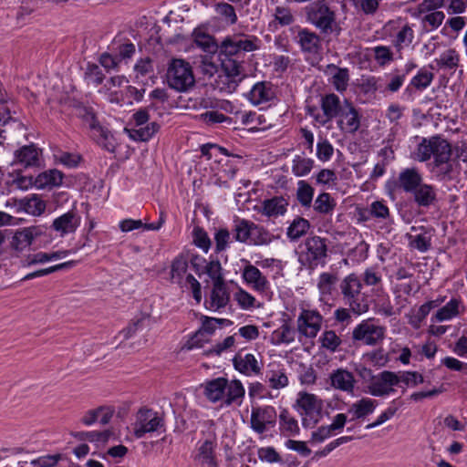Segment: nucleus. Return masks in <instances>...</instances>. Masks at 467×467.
Listing matches in <instances>:
<instances>
[{"label": "nucleus", "mask_w": 467, "mask_h": 467, "mask_svg": "<svg viewBox=\"0 0 467 467\" xmlns=\"http://www.w3.org/2000/svg\"><path fill=\"white\" fill-rule=\"evenodd\" d=\"M194 43L207 53L219 50L221 67L228 78L241 80L244 76V62L247 53L259 48V40L254 36H228L218 45L213 36L203 32H193Z\"/></svg>", "instance_id": "1"}, {"label": "nucleus", "mask_w": 467, "mask_h": 467, "mask_svg": "<svg viewBox=\"0 0 467 467\" xmlns=\"http://www.w3.org/2000/svg\"><path fill=\"white\" fill-rule=\"evenodd\" d=\"M362 281L356 273L346 275L338 285L337 295L355 315L364 314L369 309L368 296L362 292Z\"/></svg>", "instance_id": "2"}, {"label": "nucleus", "mask_w": 467, "mask_h": 467, "mask_svg": "<svg viewBox=\"0 0 467 467\" xmlns=\"http://www.w3.org/2000/svg\"><path fill=\"white\" fill-rule=\"evenodd\" d=\"M306 20L323 35L341 34V26L337 22L336 11L326 0H317L305 8Z\"/></svg>", "instance_id": "3"}, {"label": "nucleus", "mask_w": 467, "mask_h": 467, "mask_svg": "<svg viewBox=\"0 0 467 467\" xmlns=\"http://www.w3.org/2000/svg\"><path fill=\"white\" fill-rule=\"evenodd\" d=\"M301 248L298 254V262L301 266L313 271L318 265H326L328 250L327 239L317 235L307 237Z\"/></svg>", "instance_id": "4"}, {"label": "nucleus", "mask_w": 467, "mask_h": 467, "mask_svg": "<svg viewBox=\"0 0 467 467\" xmlns=\"http://www.w3.org/2000/svg\"><path fill=\"white\" fill-rule=\"evenodd\" d=\"M166 78L169 87L179 92L187 91L195 83L192 66L182 58H172L171 60Z\"/></svg>", "instance_id": "5"}, {"label": "nucleus", "mask_w": 467, "mask_h": 467, "mask_svg": "<svg viewBox=\"0 0 467 467\" xmlns=\"http://www.w3.org/2000/svg\"><path fill=\"white\" fill-rule=\"evenodd\" d=\"M131 425L134 436L140 439L147 433L164 428L165 420L161 413L148 407H141L137 411L135 421Z\"/></svg>", "instance_id": "6"}, {"label": "nucleus", "mask_w": 467, "mask_h": 467, "mask_svg": "<svg viewBox=\"0 0 467 467\" xmlns=\"http://www.w3.org/2000/svg\"><path fill=\"white\" fill-rule=\"evenodd\" d=\"M296 407L301 410L302 424L305 428H313L319 421L323 402L315 394L305 391L299 392Z\"/></svg>", "instance_id": "7"}, {"label": "nucleus", "mask_w": 467, "mask_h": 467, "mask_svg": "<svg viewBox=\"0 0 467 467\" xmlns=\"http://www.w3.org/2000/svg\"><path fill=\"white\" fill-rule=\"evenodd\" d=\"M386 327L379 325L374 318L361 321L352 331V339L367 346H376L385 338Z\"/></svg>", "instance_id": "8"}, {"label": "nucleus", "mask_w": 467, "mask_h": 467, "mask_svg": "<svg viewBox=\"0 0 467 467\" xmlns=\"http://www.w3.org/2000/svg\"><path fill=\"white\" fill-rule=\"evenodd\" d=\"M400 384L398 373L384 370L372 378L368 392L375 397H383L394 391L393 387Z\"/></svg>", "instance_id": "9"}, {"label": "nucleus", "mask_w": 467, "mask_h": 467, "mask_svg": "<svg viewBox=\"0 0 467 467\" xmlns=\"http://www.w3.org/2000/svg\"><path fill=\"white\" fill-rule=\"evenodd\" d=\"M276 422V411L272 406L256 407L252 409L251 428L258 434L266 431L267 427H274Z\"/></svg>", "instance_id": "10"}, {"label": "nucleus", "mask_w": 467, "mask_h": 467, "mask_svg": "<svg viewBox=\"0 0 467 467\" xmlns=\"http://www.w3.org/2000/svg\"><path fill=\"white\" fill-rule=\"evenodd\" d=\"M323 317L317 310L303 309L297 318V329L303 336L314 338L321 329Z\"/></svg>", "instance_id": "11"}, {"label": "nucleus", "mask_w": 467, "mask_h": 467, "mask_svg": "<svg viewBox=\"0 0 467 467\" xmlns=\"http://www.w3.org/2000/svg\"><path fill=\"white\" fill-rule=\"evenodd\" d=\"M337 127L345 132L355 133L360 127V115L352 102L343 101V109L338 114Z\"/></svg>", "instance_id": "12"}, {"label": "nucleus", "mask_w": 467, "mask_h": 467, "mask_svg": "<svg viewBox=\"0 0 467 467\" xmlns=\"http://www.w3.org/2000/svg\"><path fill=\"white\" fill-rule=\"evenodd\" d=\"M297 33L294 37L295 42L300 47L303 53L317 55L322 49V39L316 32L308 28L296 26ZM295 29V27L293 28Z\"/></svg>", "instance_id": "13"}, {"label": "nucleus", "mask_w": 467, "mask_h": 467, "mask_svg": "<svg viewBox=\"0 0 467 467\" xmlns=\"http://www.w3.org/2000/svg\"><path fill=\"white\" fill-rule=\"evenodd\" d=\"M320 105L323 113L321 116L316 117V121L322 126H325L333 119H336L343 109V102H341L339 97L335 93L322 96Z\"/></svg>", "instance_id": "14"}, {"label": "nucleus", "mask_w": 467, "mask_h": 467, "mask_svg": "<svg viewBox=\"0 0 467 467\" xmlns=\"http://www.w3.org/2000/svg\"><path fill=\"white\" fill-rule=\"evenodd\" d=\"M189 267V258L187 257V254L181 253L176 255L171 264V271H170V281L172 284H176L181 287H184L187 285L188 282L186 281Z\"/></svg>", "instance_id": "15"}, {"label": "nucleus", "mask_w": 467, "mask_h": 467, "mask_svg": "<svg viewBox=\"0 0 467 467\" xmlns=\"http://www.w3.org/2000/svg\"><path fill=\"white\" fill-rule=\"evenodd\" d=\"M80 216L77 212L70 210L56 218L52 223L51 228L58 233L60 236H65L76 232L80 225Z\"/></svg>", "instance_id": "16"}, {"label": "nucleus", "mask_w": 467, "mask_h": 467, "mask_svg": "<svg viewBox=\"0 0 467 467\" xmlns=\"http://www.w3.org/2000/svg\"><path fill=\"white\" fill-rule=\"evenodd\" d=\"M421 182L422 176L417 168H406L400 172L393 184L395 189L411 193Z\"/></svg>", "instance_id": "17"}, {"label": "nucleus", "mask_w": 467, "mask_h": 467, "mask_svg": "<svg viewBox=\"0 0 467 467\" xmlns=\"http://www.w3.org/2000/svg\"><path fill=\"white\" fill-rule=\"evenodd\" d=\"M227 386L228 379L224 377H219L207 380L202 385L204 396L212 403L222 401V400L224 398V392L227 389Z\"/></svg>", "instance_id": "18"}, {"label": "nucleus", "mask_w": 467, "mask_h": 467, "mask_svg": "<svg viewBox=\"0 0 467 467\" xmlns=\"http://www.w3.org/2000/svg\"><path fill=\"white\" fill-rule=\"evenodd\" d=\"M329 379L330 385L334 389L347 393H353L356 380L354 375L348 370L337 368L330 374Z\"/></svg>", "instance_id": "19"}, {"label": "nucleus", "mask_w": 467, "mask_h": 467, "mask_svg": "<svg viewBox=\"0 0 467 467\" xmlns=\"http://www.w3.org/2000/svg\"><path fill=\"white\" fill-rule=\"evenodd\" d=\"M338 281V274L336 272H323L319 275L317 286L322 299H330L337 294L336 285Z\"/></svg>", "instance_id": "20"}, {"label": "nucleus", "mask_w": 467, "mask_h": 467, "mask_svg": "<svg viewBox=\"0 0 467 467\" xmlns=\"http://www.w3.org/2000/svg\"><path fill=\"white\" fill-rule=\"evenodd\" d=\"M242 276L244 280L256 291L265 292L269 286L266 277L257 267L251 265L249 262H247V265L244 266Z\"/></svg>", "instance_id": "21"}, {"label": "nucleus", "mask_w": 467, "mask_h": 467, "mask_svg": "<svg viewBox=\"0 0 467 467\" xmlns=\"http://www.w3.org/2000/svg\"><path fill=\"white\" fill-rule=\"evenodd\" d=\"M275 97L273 84L269 81H261L254 84L249 92V100L254 105L269 102Z\"/></svg>", "instance_id": "22"}, {"label": "nucleus", "mask_w": 467, "mask_h": 467, "mask_svg": "<svg viewBox=\"0 0 467 467\" xmlns=\"http://www.w3.org/2000/svg\"><path fill=\"white\" fill-rule=\"evenodd\" d=\"M233 364L236 370L246 376L252 374L258 375L261 372V367L257 359L250 353L244 356L241 353H237L233 358Z\"/></svg>", "instance_id": "23"}, {"label": "nucleus", "mask_w": 467, "mask_h": 467, "mask_svg": "<svg viewBox=\"0 0 467 467\" xmlns=\"http://www.w3.org/2000/svg\"><path fill=\"white\" fill-rule=\"evenodd\" d=\"M14 163L24 167H34L39 164V150L34 145H25L15 151Z\"/></svg>", "instance_id": "24"}, {"label": "nucleus", "mask_w": 467, "mask_h": 467, "mask_svg": "<svg viewBox=\"0 0 467 467\" xmlns=\"http://www.w3.org/2000/svg\"><path fill=\"white\" fill-rule=\"evenodd\" d=\"M245 394L244 387L239 379H228V386L222 400V405L225 407L235 404L240 406Z\"/></svg>", "instance_id": "25"}, {"label": "nucleus", "mask_w": 467, "mask_h": 467, "mask_svg": "<svg viewBox=\"0 0 467 467\" xmlns=\"http://www.w3.org/2000/svg\"><path fill=\"white\" fill-rule=\"evenodd\" d=\"M434 74L428 71L425 67L420 68L411 78L410 84L405 88L404 94L412 96L414 90L422 91L426 89L432 82Z\"/></svg>", "instance_id": "26"}, {"label": "nucleus", "mask_w": 467, "mask_h": 467, "mask_svg": "<svg viewBox=\"0 0 467 467\" xmlns=\"http://www.w3.org/2000/svg\"><path fill=\"white\" fill-rule=\"evenodd\" d=\"M230 300V295L227 291L226 284H213V288L210 295V299L207 301L209 304L208 308L218 310L226 306Z\"/></svg>", "instance_id": "27"}, {"label": "nucleus", "mask_w": 467, "mask_h": 467, "mask_svg": "<svg viewBox=\"0 0 467 467\" xmlns=\"http://www.w3.org/2000/svg\"><path fill=\"white\" fill-rule=\"evenodd\" d=\"M414 202L420 207H430L437 201V192L432 185L421 182L417 190L411 192Z\"/></svg>", "instance_id": "28"}, {"label": "nucleus", "mask_w": 467, "mask_h": 467, "mask_svg": "<svg viewBox=\"0 0 467 467\" xmlns=\"http://www.w3.org/2000/svg\"><path fill=\"white\" fill-rule=\"evenodd\" d=\"M223 323H230V321L227 319L204 317L202 323V327L193 335V337L189 341V348L194 347H202V345L199 342V337L202 336L203 333L212 335L216 329V325H222Z\"/></svg>", "instance_id": "29"}, {"label": "nucleus", "mask_w": 467, "mask_h": 467, "mask_svg": "<svg viewBox=\"0 0 467 467\" xmlns=\"http://www.w3.org/2000/svg\"><path fill=\"white\" fill-rule=\"evenodd\" d=\"M216 441L213 440L204 441L198 448L196 458L202 464H207L209 467H218L215 457Z\"/></svg>", "instance_id": "30"}, {"label": "nucleus", "mask_w": 467, "mask_h": 467, "mask_svg": "<svg viewBox=\"0 0 467 467\" xmlns=\"http://www.w3.org/2000/svg\"><path fill=\"white\" fill-rule=\"evenodd\" d=\"M288 203L283 197L266 199L262 203V213L267 217H276L285 214Z\"/></svg>", "instance_id": "31"}, {"label": "nucleus", "mask_w": 467, "mask_h": 467, "mask_svg": "<svg viewBox=\"0 0 467 467\" xmlns=\"http://www.w3.org/2000/svg\"><path fill=\"white\" fill-rule=\"evenodd\" d=\"M35 236L36 234H34V229L32 228L18 230L12 237L10 246L13 250L21 252L32 244Z\"/></svg>", "instance_id": "32"}, {"label": "nucleus", "mask_w": 467, "mask_h": 467, "mask_svg": "<svg viewBox=\"0 0 467 467\" xmlns=\"http://www.w3.org/2000/svg\"><path fill=\"white\" fill-rule=\"evenodd\" d=\"M376 406L377 401L375 400L362 398L349 407L348 413L353 414L352 420L363 419L371 414Z\"/></svg>", "instance_id": "33"}, {"label": "nucleus", "mask_w": 467, "mask_h": 467, "mask_svg": "<svg viewBox=\"0 0 467 467\" xmlns=\"http://www.w3.org/2000/svg\"><path fill=\"white\" fill-rule=\"evenodd\" d=\"M279 426L280 431L285 436L299 434L300 428L298 422L286 409H283L279 414Z\"/></svg>", "instance_id": "34"}, {"label": "nucleus", "mask_w": 467, "mask_h": 467, "mask_svg": "<svg viewBox=\"0 0 467 467\" xmlns=\"http://www.w3.org/2000/svg\"><path fill=\"white\" fill-rule=\"evenodd\" d=\"M434 63L440 69L455 70L460 65V55L456 49L449 48L435 58Z\"/></svg>", "instance_id": "35"}, {"label": "nucleus", "mask_w": 467, "mask_h": 467, "mask_svg": "<svg viewBox=\"0 0 467 467\" xmlns=\"http://www.w3.org/2000/svg\"><path fill=\"white\" fill-rule=\"evenodd\" d=\"M295 329L290 321L284 320V323L272 334V343L275 345L289 344L295 340Z\"/></svg>", "instance_id": "36"}, {"label": "nucleus", "mask_w": 467, "mask_h": 467, "mask_svg": "<svg viewBox=\"0 0 467 467\" xmlns=\"http://www.w3.org/2000/svg\"><path fill=\"white\" fill-rule=\"evenodd\" d=\"M5 102V95L2 89L0 88V127H5L14 124L16 127L22 129V123L11 116L10 109L7 108ZM5 129H0V137L5 139Z\"/></svg>", "instance_id": "37"}, {"label": "nucleus", "mask_w": 467, "mask_h": 467, "mask_svg": "<svg viewBox=\"0 0 467 467\" xmlns=\"http://www.w3.org/2000/svg\"><path fill=\"white\" fill-rule=\"evenodd\" d=\"M64 174L58 170H49L40 173L35 179V184L38 188L59 186L63 182Z\"/></svg>", "instance_id": "38"}, {"label": "nucleus", "mask_w": 467, "mask_h": 467, "mask_svg": "<svg viewBox=\"0 0 467 467\" xmlns=\"http://www.w3.org/2000/svg\"><path fill=\"white\" fill-rule=\"evenodd\" d=\"M431 144L433 149L434 161L441 160H449L452 155V148L451 144L440 136L431 137Z\"/></svg>", "instance_id": "39"}, {"label": "nucleus", "mask_w": 467, "mask_h": 467, "mask_svg": "<svg viewBox=\"0 0 467 467\" xmlns=\"http://www.w3.org/2000/svg\"><path fill=\"white\" fill-rule=\"evenodd\" d=\"M160 130V125L153 121L147 124L145 127L140 126L128 130L130 137L137 141H148L152 136Z\"/></svg>", "instance_id": "40"}, {"label": "nucleus", "mask_w": 467, "mask_h": 467, "mask_svg": "<svg viewBox=\"0 0 467 467\" xmlns=\"http://www.w3.org/2000/svg\"><path fill=\"white\" fill-rule=\"evenodd\" d=\"M309 228V221L297 216L288 226L286 235L290 241H297L299 238L306 234Z\"/></svg>", "instance_id": "41"}, {"label": "nucleus", "mask_w": 467, "mask_h": 467, "mask_svg": "<svg viewBox=\"0 0 467 467\" xmlns=\"http://www.w3.org/2000/svg\"><path fill=\"white\" fill-rule=\"evenodd\" d=\"M253 222L235 217L234 221L233 234L235 241L246 243L250 240Z\"/></svg>", "instance_id": "42"}, {"label": "nucleus", "mask_w": 467, "mask_h": 467, "mask_svg": "<svg viewBox=\"0 0 467 467\" xmlns=\"http://www.w3.org/2000/svg\"><path fill=\"white\" fill-rule=\"evenodd\" d=\"M90 130L92 138L96 140L98 144H99L109 151L114 150V145L110 141L112 139V135L108 129L101 126L99 122Z\"/></svg>", "instance_id": "43"}, {"label": "nucleus", "mask_w": 467, "mask_h": 467, "mask_svg": "<svg viewBox=\"0 0 467 467\" xmlns=\"http://www.w3.org/2000/svg\"><path fill=\"white\" fill-rule=\"evenodd\" d=\"M74 438L78 441H88L90 442L106 443L113 435L111 430H105L102 431H78L72 434Z\"/></svg>", "instance_id": "44"}, {"label": "nucleus", "mask_w": 467, "mask_h": 467, "mask_svg": "<svg viewBox=\"0 0 467 467\" xmlns=\"http://www.w3.org/2000/svg\"><path fill=\"white\" fill-rule=\"evenodd\" d=\"M275 239L273 234L261 225L253 223L250 241L254 245H266Z\"/></svg>", "instance_id": "45"}, {"label": "nucleus", "mask_w": 467, "mask_h": 467, "mask_svg": "<svg viewBox=\"0 0 467 467\" xmlns=\"http://www.w3.org/2000/svg\"><path fill=\"white\" fill-rule=\"evenodd\" d=\"M457 169V164L450 157L449 160H441V161H434V171L436 175L441 180H451L453 178Z\"/></svg>", "instance_id": "46"}, {"label": "nucleus", "mask_w": 467, "mask_h": 467, "mask_svg": "<svg viewBox=\"0 0 467 467\" xmlns=\"http://www.w3.org/2000/svg\"><path fill=\"white\" fill-rule=\"evenodd\" d=\"M266 378L269 387L275 389H283L289 383L285 368L280 366H277L276 369L268 370Z\"/></svg>", "instance_id": "47"}, {"label": "nucleus", "mask_w": 467, "mask_h": 467, "mask_svg": "<svg viewBox=\"0 0 467 467\" xmlns=\"http://www.w3.org/2000/svg\"><path fill=\"white\" fill-rule=\"evenodd\" d=\"M413 38L414 31L409 24H406L396 34L393 46L397 51L400 52L405 47H409L412 43Z\"/></svg>", "instance_id": "48"}, {"label": "nucleus", "mask_w": 467, "mask_h": 467, "mask_svg": "<svg viewBox=\"0 0 467 467\" xmlns=\"http://www.w3.org/2000/svg\"><path fill=\"white\" fill-rule=\"evenodd\" d=\"M337 202L327 192L320 193L314 202V210L320 214H330L334 211Z\"/></svg>", "instance_id": "49"}, {"label": "nucleus", "mask_w": 467, "mask_h": 467, "mask_svg": "<svg viewBox=\"0 0 467 467\" xmlns=\"http://www.w3.org/2000/svg\"><path fill=\"white\" fill-rule=\"evenodd\" d=\"M329 68H333L336 72L332 76V84L334 88L339 91H345L348 86L349 71L346 67H338L335 65H329Z\"/></svg>", "instance_id": "50"}, {"label": "nucleus", "mask_w": 467, "mask_h": 467, "mask_svg": "<svg viewBox=\"0 0 467 467\" xmlns=\"http://www.w3.org/2000/svg\"><path fill=\"white\" fill-rule=\"evenodd\" d=\"M360 280L367 286L377 287L378 293H383L382 276L375 267L367 268L362 274Z\"/></svg>", "instance_id": "51"}, {"label": "nucleus", "mask_w": 467, "mask_h": 467, "mask_svg": "<svg viewBox=\"0 0 467 467\" xmlns=\"http://www.w3.org/2000/svg\"><path fill=\"white\" fill-rule=\"evenodd\" d=\"M314 196V188L305 181H299L296 198L303 207H310Z\"/></svg>", "instance_id": "52"}, {"label": "nucleus", "mask_w": 467, "mask_h": 467, "mask_svg": "<svg viewBox=\"0 0 467 467\" xmlns=\"http://www.w3.org/2000/svg\"><path fill=\"white\" fill-rule=\"evenodd\" d=\"M460 301L458 299L452 298L444 306L440 308L434 318L436 321L441 322L444 320H448L457 316L459 311Z\"/></svg>", "instance_id": "53"}, {"label": "nucleus", "mask_w": 467, "mask_h": 467, "mask_svg": "<svg viewBox=\"0 0 467 467\" xmlns=\"http://www.w3.org/2000/svg\"><path fill=\"white\" fill-rule=\"evenodd\" d=\"M314 165V161L309 158L296 156L293 160L292 171L297 177L308 174Z\"/></svg>", "instance_id": "54"}, {"label": "nucleus", "mask_w": 467, "mask_h": 467, "mask_svg": "<svg viewBox=\"0 0 467 467\" xmlns=\"http://www.w3.org/2000/svg\"><path fill=\"white\" fill-rule=\"evenodd\" d=\"M321 347L334 353L341 344V338L334 330H326L319 337Z\"/></svg>", "instance_id": "55"}, {"label": "nucleus", "mask_w": 467, "mask_h": 467, "mask_svg": "<svg viewBox=\"0 0 467 467\" xmlns=\"http://www.w3.org/2000/svg\"><path fill=\"white\" fill-rule=\"evenodd\" d=\"M192 243L205 253L209 251L212 245L208 234L200 226H195L192 230Z\"/></svg>", "instance_id": "56"}, {"label": "nucleus", "mask_w": 467, "mask_h": 467, "mask_svg": "<svg viewBox=\"0 0 467 467\" xmlns=\"http://www.w3.org/2000/svg\"><path fill=\"white\" fill-rule=\"evenodd\" d=\"M204 273L213 280V284L224 283L223 267L219 260H212L204 266Z\"/></svg>", "instance_id": "57"}, {"label": "nucleus", "mask_w": 467, "mask_h": 467, "mask_svg": "<svg viewBox=\"0 0 467 467\" xmlns=\"http://www.w3.org/2000/svg\"><path fill=\"white\" fill-rule=\"evenodd\" d=\"M398 379H400V383L402 382L406 386L415 387L419 384H421L425 381L423 376L417 371H403L398 373Z\"/></svg>", "instance_id": "58"}, {"label": "nucleus", "mask_w": 467, "mask_h": 467, "mask_svg": "<svg viewBox=\"0 0 467 467\" xmlns=\"http://www.w3.org/2000/svg\"><path fill=\"white\" fill-rule=\"evenodd\" d=\"M216 12L231 25H234L237 22L235 9L232 5L228 3H218L216 5Z\"/></svg>", "instance_id": "59"}, {"label": "nucleus", "mask_w": 467, "mask_h": 467, "mask_svg": "<svg viewBox=\"0 0 467 467\" xmlns=\"http://www.w3.org/2000/svg\"><path fill=\"white\" fill-rule=\"evenodd\" d=\"M410 245L420 252H426L431 246V237L426 234H420L415 236L410 235Z\"/></svg>", "instance_id": "60"}, {"label": "nucleus", "mask_w": 467, "mask_h": 467, "mask_svg": "<svg viewBox=\"0 0 467 467\" xmlns=\"http://www.w3.org/2000/svg\"><path fill=\"white\" fill-rule=\"evenodd\" d=\"M230 232L226 228H219L214 234L215 252L224 251L230 243Z\"/></svg>", "instance_id": "61"}, {"label": "nucleus", "mask_w": 467, "mask_h": 467, "mask_svg": "<svg viewBox=\"0 0 467 467\" xmlns=\"http://www.w3.org/2000/svg\"><path fill=\"white\" fill-rule=\"evenodd\" d=\"M334 153L332 144L327 140H321L317 144V157L319 161L325 162L331 159Z\"/></svg>", "instance_id": "62"}, {"label": "nucleus", "mask_w": 467, "mask_h": 467, "mask_svg": "<svg viewBox=\"0 0 467 467\" xmlns=\"http://www.w3.org/2000/svg\"><path fill=\"white\" fill-rule=\"evenodd\" d=\"M374 57L380 66H384L393 61V53L386 46H378L373 48Z\"/></svg>", "instance_id": "63"}, {"label": "nucleus", "mask_w": 467, "mask_h": 467, "mask_svg": "<svg viewBox=\"0 0 467 467\" xmlns=\"http://www.w3.org/2000/svg\"><path fill=\"white\" fill-rule=\"evenodd\" d=\"M61 459V454H47L37 459H35L31 462V464L35 467H54L57 464V462Z\"/></svg>", "instance_id": "64"}]
</instances>
